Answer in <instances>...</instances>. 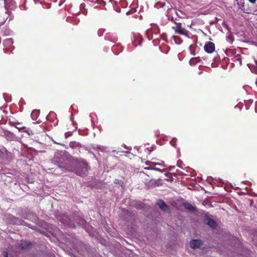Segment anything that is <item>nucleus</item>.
Wrapping results in <instances>:
<instances>
[{"label":"nucleus","mask_w":257,"mask_h":257,"mask_svg":"<svg viewBox=\"0 0 257 257\" xmlns=\"http://www.w3.org/2000/svg\"><path fill=\"white\" fill-rule=\"evenodd\" d=\"M64 160L63 154L62 153H55L54 157L52 160L54 163L58 164V166L60 168H64L65 170L74 172L77 175L83 177L86 175L88 171V167L87 163L84 161H82L78 163H75L73 165V163L71 165H65L64 166L62 164Z\"/></svg>","instance_id":"nucleus-1"},{"label":"nucleus","mask_w":257,"mask_h":257,"mask_svg":"<svg viewBox=\"0 0 257 257\" xmlns=\"http://www.w3.org/2000/svg\"><path fill=\"white\" fill-rule=\"evenodd\" d=\"M232 238L235 245L232 252L228 254L229 257H253L252 252L245 248L238 238L235 237Z\"/></svg>","instance_id":"nucleus-2"},{"label":"nucleus","mask_w":257,"mask_h":257,"mask_svg":"<svg viewBox=\"0 0 257 257\" xmlns=\"http://www.w3.org/2000/svg\"><path fill=\"white\" fill-rule=\"evenodd\" d=\"M181 24H179L176 27H173L172 29L178 34L184 35L188 37V31L181 27Z\"/></svg>","instance_id":"nucleus-3"},{"label":"nucleus","mask_w":257,"mask_h":257,"mask_svg":"<svg viewBox=\"0 0 257 257\" xmlns=\"http://www.w3.org/2000/svg\"><path fill=\"white\" fill-rule=\"evenodd\" d=\"M204 50L208 53H212L215 50V45L211 42H207L204 46Z\"/></svg>","instance_id":"nucleus-4"},{"label":"nucleus","mask_w":257,"mask_h":257,"mask_svg":"<svg viewBox=\"0 0 257 257\" xmlns=\"http://www.w3.org/2000/svg\"><path fill=\"white\" fill-rule=\"evenodd\" d=\"M202 245V241L200 239H194L190 241V245L192 248H199Z\"/></svg>","instance_id":"nucleus-5"},{"label":"nucleus","mask_w":257,"mask_h":257,"mask_svg":"<svg viewBox=\"0 0 257 257\" xmlns=\"http://www.w3.org/2000/svg\"><path fill=\"white\" fill-rule=\"evenodd\" d=\"M204 222L210 227L214 228L217 226L216 222L208 216H206L204 219Z\"/></svg>","instance_id":"nucleus-6"},{"label":"nucleus","mask_w":257,"mask_h":257,"mask_svg":"<svg viewBox=\"0 0 257 257\" xmlns=\"http://www.w3.org/2000/svg\"><path fill=\"white\" fill-rule=\"evenodd\" d=\"M157 204L159 206L161 210L165 212H167L169 210V208L166 204L162 200H160L157 201Z\"/></svg>","instance_id":"nucleus-7"},{"label":"nucleus","mask_w":257,"mask_h":257,"mask_svg":"<svg viewBox=\"0 0 257 257\" xmlns=\"http://www.w3.org/2000/svg\"><path fill=\"white\" fill-rule=\"evenodd\" d=\"M31 243L27 241H22L20 244L21 247L22 249L29 248L31 246Z\"/></svg>","instance_id":"nucleus-8"},{"label":"nucleus","mask_w":257,"mask_h":257,"mask_svg":"<svg viewBox=\"0 0 257 257\" xmlns=\"http://www.w3.org/2000/svg\"><path fill=\"white\" fill-rule=\"evenodd\" d=\"M39 114V111L37 110H33L31 113V117L33 119L36 120L38 117V116Z\"/></svg>","instance_id":"nucleus-9"},{"label":"nucleus","mask_w":257,"mask_h":257,"mask_svg":"<svg viewBox=\"0 0 257 257\" xmlns=\"http://www.w3.org/2000/svg\"><path fill=\"white\" fill-rule=\"evenodd\" d=\"M184 207L186 209L189 210L190 211H194V207L190 203H186L184 204Z\"/></svg>","instance_id":"nucleus-10"},{"label":"nucleus","mask_w":257,"mask_h":257,"mask_svg":"<svg viewBox=\"0 0 257 257\" xmlns=\"http://www.w3.org/2000/svg\"><path fill=\"white\" fill-rule=\"evenodd\" d=\"M253 244L257 246V231H255L252 238Z\"/></svg>","instance_id":"nucleus-11"},{"label":"nucleus","mask_w":257,"mask_h":257,"mask_svg":"<svg viewBox=\"0 0 257 257\" xmlns=\"http://www.w3.org/2000/svg\"><path fill=\"white\" fill-rule=\"evenodd\" d=\"M173 38L174 41L177 44H180L182 42L180 37L178 36H174Z\"/></svg>","instance_id":"nucleus-12"},{"label":"nucleus","mask_w":257,"mask_h":257,"mask_svg":"<svg viewBox=\"0 0 257 257\" xmlns=\"http://www.w3.org/2000/svg\"><path fill=\"white\" fill-rule=\"evenodd\" d=\"M197 62V58H192L190 59L189 63L191 65H195L196 64Z\"/></svg>","instance_id":"nucleus-13"},{"label":"nucleus","mask_w":257,"mask_h":257,"mask_svg":"<svg viewBox=\"0 0 257 257\" xmlns=\"http://www.w3.org/2000/svg\"><path fill=\"white\" fill-rule=\"evenodd\" d=\"M11 218L13 219L12 220V223H14V224H18V223H19L20 220L18 218H16V217H15L14 216H12Z\"/></svg>","instance_id":"nucleus-14"},{"label":"nucleus","mask_w":257,"mask_h":257,"mask_svg":"<svg viewBox=\"0 0 257 257\" xmlns=\"http://www.w3.org/2000/svg\"><path fill=\"white\" fill-rule=\"evenodd\" d=\"M84 220L82 219H80L79 220V225H82L84 224Z\"/></svg>","instance_id":"nucleus-15"},{"label":"nucleus","mask_w":257,"mask_h":257,"mask_svg":"<svg viewBox=\"0 0 257 257\" xmlns=\"http://www.w3.org/2000/svg\"><path fill=\"white\" fill-rule=\"evenodd\" d=\"M249 2L252 4H254L256 2V0H248Z\"/></svg>","instance_id":"nucleus-16"},{"label":"nucleus","mask_w":257,"mask_h":257,"mask_svg":"<svg viewBox=\"0 0 257 257\" xmlns=\"http://www.w3.org/2000/svg\"><path fill=\"white\" fill-rule=\"evenodd\" d=\"M99 1H100V2H98V3L105 4V3L104 1H103L102 0H99Z\"/></svg>","instance_id":"nucleus-17"},{"label":"nucleus","mask_w":257,"mask_h":257,"mask_svg":"<svg viewBox=\"0 0 257 257\" xmlns=\"http://www.w3.org/2000/svg\"><path fill=\"white\" fill-rule=\"evenodd\" d=\"M114 183H118L119 180L118 179H115L114 181Z\"/></svg>","instance_id":"nucleus-18"},{"label":"nucleus","mask_w":257,"mask_h":257,"mask_svg":"<svg viewBox=\"0 0 257 257\" xmlns=\"http://www.w3.org/2000/svg\"><path fill=\"white\" fill-rule=\"evenodd\" d=\"M154 170H156L157 171L162 172V171L160 169H158V168H155V169H154Z\"/></svg>","instance_id":"nucleus-19"},{"label":"nucleus","mask_w":257,"mask_h":257,"mask_svg":"<svg viewBox=\"0 0 257 257\" xmlns=\"http://www.w3.org/2000/svg\"><path fill=\"white\" fill-rule=\"evenodd\" d=\"M7 41H8V42L9 43H12V40L11 39H8Z\"/></svg>","instance_id":"nucleus-20"},{"label":"nucleus","mask_w":257,"mask_h":257,"mask_svg":"<svg viewBox=\"0 0 257 257\" xmlns=\"http://www.w3.org/2000/svg\"><path fill=\"white\" fill-rule=\"evenodd\" d=\"M254 63H255V67H257V60H254Z\"/></svg>","instance_id":"nucleus-21"},{"label":"nucleus","mask_w":257,"mask_h":257,"mask_svg":"<svg viewBox=\"0 0 257 257\" xmlns=\"http://www.w3.org/2000/svg\"><path fill=\"white\" fill-rule=\"evenodd\" d=\"M4 253H5V256L6 257H7V256H8V253H7V252H5Z\"/></svg>","instance_id":"nucleus-22"},{"label":"nucleus","mask_w":257,"mask_h":257,"mask_svg":"<svg viewBox=\"0 0 257 257\" xmlns=\"http://www.w3.org/2000/svg\"><path fill=\"white\" fill-rule=\"evenodd\" d=\"M155 165L159 166V165H160V164H159V163H155Z\"/></svg>","instance_id":"nucleus-23"},{"label":"nucleus","mask_w":257,"mask_h":257,"mask_svg":"<svg viewBox=\"0 0 257 257\" xmlns=\"http://www.w3.org/2000/svg\"><path fill=\"white\" fill-rule=\"evenodd\" d=\"M53 141V142H54V143L57 144V143L56 142H55L54 141Z\"/></svg>","instance_id":"nucleus-24"}]
</instances>
